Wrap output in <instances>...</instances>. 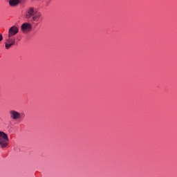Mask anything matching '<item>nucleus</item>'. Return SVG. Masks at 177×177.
Wrapping results in <instances>:
<instances>
[{"mask_svg": "<svg viewBox=\"0 0 177 177\" xmlns=\"http://www.w3.org/2000/svg\"><path fill=\"white\" fill-rule=\"evenodd\" d=\"M26 19H30V23H39L42 20V14L34 7H28L25 12Z\"/></svg>", "mask_w": 177, "mask_h": 177, "instance_id": "obj_1", "label": "nucleus"}, {"mask_svg": "<svg viewBox=\"0 0 177 177\" xmlns=\"http://www.w3.org/2000/svg\"><path fill=\"white\" fill-rule=\"evenodd\" d=\"M8 142L9 138H8V134L3 131H0V148L5 149V147H8Z\"/></svg>", "mask_w": 177, "mask_h": 177, "instance_id": "obj_2", "label": "nucleus"}, {"mask_svg": "<svg viewBox=\"0 0 177 177\" xmlns=\"http://www.w3.org/2000/svg\"><path fill=\"white\" fill-rule=\"evenodd\" d=\"M15 44H16V37H15V36L8 35V36L6 37V49H10L12 46L15 45Z\"/></svg>", "mask_w": 177, "mask_h": 177, "instance_id": "obj_3", "label": "nucleus"}, {"mask_svg": "<svg viewBox=\"0 0 177 177\" xmlns=\"http://www.w3.org/2000/svg\"><path fill=\"white\" fill-rule=\"evenodd\" d=\"M10 117L12 120H21V118H24L26 115L24 113H20L17 112V111L11 110L10 111Z\"/></svg>", "mask_w": 177, "mask_h": 177, "instance_id": "obj_4", "label": "nucleus"}, {"mask_svg": "<svg viewBox=\"0 0 177 177\" xmlns=\"http://www.w3.org/2000/svg\"><path fill=\"white\" fill-rule=\"evenodd\" d=\"M18 32H19V27L16 26H12L9 28L8 35H10L11 37H15V35H16V34H17Z\"/></svg>", "mask_w": 177, "mask_h": 177, "instance_id": "obj_5", "label": "nucleus"}, {"mask_svg": "<svg viewBox=\"0 0 177 177\" xmlns=\"http://www.w3.org/2000/svg\"><path fill=\"white\" fill-rule=\"evenodd\" d=\"M21 30L22 32H26V31H30L31 30V25L28 23H24L21 26Z\"/></svg>", "mask_w": 177, "mask_h": 177, "instance_id": "obj_6", "label": "nucleus"}, {"mask_svg": "<svg viewBox=\"0 0 177 177\" xmlns=\"http://www.w3.org/2000/svg\"><path fill=\"white\" fill-rule=\"evenodd\" d=\"M21 2V0H9V5L11 7L17 6L19 3Z\"/></svg>", "mask_w": 177, "mask_h": 177, "instance_id": "obj_7", "label": "nucleus"}, {"mask_svg": "<svg viewBox=\"0 0 177 177\" xmlns=\"http://www.w3.org/2000/svg\"><path fill=\"white\" fill-rule=\"evenodd\" d=\"M3 39V36L2 35V33H0V42H2Z\"/></svg>", "mask_w": 177, "mask_h": 177, "instance_id": "obj_8", "label": "nucleus"}]
</instances>
